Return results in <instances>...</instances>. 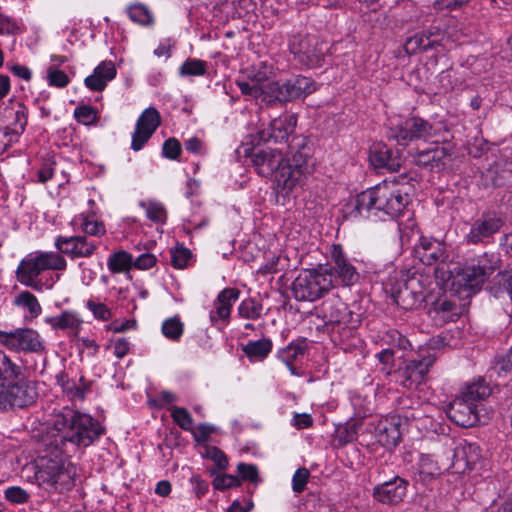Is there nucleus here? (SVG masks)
I'll return each instance as SVG.
<instances>
[{
  "mask_svg": "<svg viewBox=\"0 0 512 512\" xmlns=\"http://www.w3.org/2000/svg\"><path fill=\"white\" fill-rule=\"evenodd\" d=\"M182 152L181 144L176 138H168L162 145L163 157L170 160H178Z\"/></svg>",
  "mask_w": 512,
  "mask_h": 512,
  "instance_id": "obj_55",
  "label": "nucleus"
},
{
  "mask_svg": "<svg viewBox=\"0 0 512 512\" xmlns=\"http://www.w3.org/2000/svg\"><path fill=\"white\" fill-rule=\"evenodd\" d=\"M161 330L166 338L178 341L184 332V324L179 318L171 317L163 322Z\"/></svg>",
  "mask_w": 512,
  "mask_h": 512,
  "instance_id": "obj_43",
  "label": "nucleus"
},
{
  "mask_svg": "<svg viewBox=\"0 0 512 512\" xmlns=\"http://www.w3.org/2000/svg\"><path fill=\"white\" fill-rule=\"evenodd\" d=\"M297 123V118L294 115H285L273 119L269 126L259 131V139L263 142H274L275 144H282L283 141L287 145L291 143L289 138L294 131Z\"/></svg>",
  "mask_w": 512,
  "mask_h": 512,
  "instance_id": "obj_22",
  "label": "nucleus"
},
{
  "mask_svg": "<svg viewBox=\"0 0 512 512\" xmlns=\"http://www.w3.org/2000/svg\"><path fill=\"white\" fill-rule=\"evenodd\" d=\"M310 148L306 139L293 136L287 146L284 162L280 165L274 178L281 193L288 195L297 187H302L309 174L308 158Z\"/></svg>",
  "mask_w": 512,
  "mask_h": 512,
  "instance_id": "obj_3",
  "label": "nucleus"
},
{
  "mask_svg": "<svg viewBox=\"0 0 512 512\" xmlns=\"http://www.w3.org/2000/svg\"><path fill=\"white\" fill-rule=\"evenodd\" d=\"M310 473L306 468H299L295 471L292 477V489L296 493H301L304 491L306 484L308 482Z\"/></svg>",
  "mask_w": 512,
  "mask_h": 512,
  "instance_id": "obj_58",
  "label": "nucleus"
},
{
  "mask_svg": "<svg viewBox=\"0 0 512 512\" xmlns=\"http://www.w3.org/2000/svg\"><path fill=\"white\" fill-rule=\"evenodd\" d=\"M74 116L76 120L84 125H90L97 120V111L89 105H82L75 109Z\"/></svg>",
  "mask_w": 512,
  "mask_h": 512,
  "instance_id": "obj_54",
  "label": "nucleus"
},
{
  "mask_svg": "<svg viewBox=\"0 0 512 512\" xmlns=\"http://www.w3.org/2000/svg\"><path fill=\"white\" fill-rule=\"evenodd\" d=\"M409 282H405L402 287L393 290L392 297L394 302L404 309H411L417 303L419 295L412 291Z\"/></svg>",
  "mask_w": 512,
  "mask_h": 512,
  "instance_id": "obj_39",
  "label": "nucleus"
},
{
  "mask_svg": "<svg viewBox=\"0 0 512 512\" xmlns=\"http://www.w3.org/2000/svg\"><path fill=\"white\" fill-rule=\"evenodd\" d=\"M305 352L303 343L291 342L285 348L278 351V358L283 361L289 368L292 374H295V367L293 362Z\"/></svg>",
  "mask_w": 512,
  "mask_h": 512,
  "instance_id": "obj_40",
  "label": "nucleus"
},
{
  "mask_svg": "<svg viewBox=\"0 0 512 512\" xmlns=\"http://www.w3.org/2000/svg\"><path fill=\"white\" fill-rule=\"evenodd\" d=\"M53 431L56 432L52 433L53 443L55 449L59 451L60 445L65 442L87 447L103 434L104 429L90 415L65 409L57 415Z\"/></svg>",
  "mask_w": 512,
  "mask_h": 512,
  "instance_id": "obj_2",
  "label": "nucleus"
},
{
  "mask_svg": "<svg viewBox=\"0 0 512 512\" xmlns=\"http://www.w3.org/2000/svg\"><path fill=\"white\" fill-rule=\"evenodd\" d=\"M283 148L267 146L253 148L249 154L250 161L256 172L263 177L275 176L280 165L284 162Z\"/></svg>",
  "mask_w": 512,
  "mask_h": 512,
  "instance_id": "obj_16",
  "label": "nucleus"
},
{
  "mask_svg": "<svg viewBox=\"0 0 512 512\" xmlns=\"http://www.w3.org/2000/svg\"><path fill=\"white\" fill-rule=\"evenodd\" d=\"M45 322L54 330L78 331L83 321L76 312L64 311L60 315L46 318Z\"/></svg>",
  "mask_w": 512,
  "mask_h": 512,
  "instance_id": "obj_31",
  "label": "nucleus"
},
{
  "mask_svg": "<svg viewBox=\"0 0 512 512\" xmlns=\"http://www.w3.org/2000/svg\"><path fill=\"white\" fill-rule=\"evenodd\" d=\"M434 361L435 357L432 355L405 361L402 366L394 371L396 382L406 389H416L424 382Z\"/></svg>",
  "mask_w": 512,
  "mask_h": 512,
  "instance_id": "obj_15",
  "label": "nucleus"
},
{
  "mask_svg": "<svg viewBox=\"0 0 512 512\" xmlns=\"http://www.w3.org/2000/svg\"><path fill=\"white\" fill-rule=\"evenodd\" d=\"M37 396L35 384L21 377L0 389V411L28 407L36 401Z\"/></svg>",
  "mask_w": 512,
  "mask_h": 512,
  "instance_id": "obj_13",
  "label": "nucleus"
},
{
  "mask_svg": "<svg viewBox=\"0 0 512 512\" xmlns=\"http://www.w3.org/2000/svg\"><path fill=\"white\" fill-rule=\"evenodd\" d=\"M202 456L212 460L219 470H225L228 467L227 456L216 446L205 445Z\"/></svg>",
  "mask_w": 512,
  "mask_h": 512,
  "instance_id": "obj_50",
  "label": "nucleus"
},
{
  "mask_svg": "<svg viewBox=\"0 0 512 512\" xmlns=\"http://www.w3.org/2000/svg\"><path fill=\"white\" fill-rule=\"evenodd\" d=\"M409 482L395 476L389 481L378 484L373 488V497L379 503L396 506L404 501L408 492Z\"/></svg>",
  "mask_w": 512,
  "mask_h": 512,
  "instance_id": "obj_19",
  "label": "nucleus"
},
{
  "mask_svg": "<svg viewBox=\"0 0 512 512\" xmlns=\"http://www.w3.org/2000/svg\"><path fill=\"white\" fill-rule=\"evenodd\" d=\"M212 484L217 490H225L240 486V479L237 476L230 474H217L214 477Z\"/></svg>",
  "mask_w": 512,
  "mask_h": 512,
  "instance_id": "obj_56",
  "label": "nucleus"
},
{
  "mask_svg": "<svg viewBox=\"0 0 512 512\" xmlns=\"http://www.w3.org/2000/svg\"><path fill=\"white\" fill-rule=\"evenodd\" d=\"M214 431V426L206 423H201L197 425L195 431H193V438L197 443H204L209 439L210 435Z\"/></svg>",
  "mask_w": 512,
  "mask_h": 512,
  "instance_id": "obj_63",
  "label": "nucleus"
},
{
  "mask_svg": "<svg viewBox=\"0 0 512 512\" xmlns=\"http://www.w3.org/2000/svg\"><path fill=\"white\" fill-rule=\"evenodd\" d=\"M20 27L15 20L0 14V35H16Z\"/></svg>",
  "mask_w": 512,
  "mask_h": 512,
  "instance_id": "obj_61",
  "label": "nucleus"
},
{
  "mask_svg": "<svg viewBox=\"0 0 512 512\" xmlns=\"http://www.w3.org/2000/svg\"><path fill=\"white\" fill-rule=\"evenodd\" d=\"M492 368L499 376L512 371V346L506 353L495 357Z\"/></svg>",
  "mask_w": 512,
  "mask_h": 512,
  "instance_id": "obj_52",
  "label": "nucleus"
},
{
  "mask_svg": "<svg viewBox=\"0 0 512 512\" xmlns=\"http://www.w3.org/2000/svg\"><path fill=\"white\" fill-rule=\"evenodd\" d=\"M236 83L243 95L252 96L262 104L269 106L268 83L265 86H257L251 81H237Z\"/></svg>",
  "mask_w": 512,
  "mask_h": 512,
  "instance_id": "obj_38",
  "label": "nucleus"
},
{
  "mask_svg": "<svg viewBox=\"0 0 512 512\" xmlns=\"http://www.w3.org/2000/svg\"><path fill=\"white\" fill-rule=\"evenodd\" d=\"M500 264L501 260L498 254L485 252L459 268L454 276L453 284L464 287L469 293H475L499 269Z\"/></svg>",
  "mask_w": 512,
  "mask_h": 512,
  "instance_id": "obj_6",
  "label": "nucleus"
},
{
  "mask_svg": "<svg viewBox=\"0 0 512 512\" xmlns=\"http://www.w3.org/2000/svg\"><path fill=\"white\" fill-rule=\"evenodd\" d=\"M416 253L425 265L444 262L448 257L444 243L427 237L420 238L419 244L416 247Z\"/></svg>",
  "mask_w": 512,
  "mask_h": 512,
  "instance_id": "obj_25",
  "label": "nucleus"
},
{
  "mask_svg": "<svg viewBox=\"0 0 512 512\" xmlns=\"http://www.w3.org/2000/svg\"><path fill=\"white\" fill-rule=\"evenodd\" d=\"M316 89V82L312 78L303 75L293 76L283 82H268L269 106L283 105L287 102L305 98L315 92Z\"/></svg>",
  "mask_w": 512,
  "mask_h": 512,
  "instance_id": "obj_11",
  "label": "nucleus"
},
{
  "mask_svg": "<svg viewBox=\"0 0 512 512\" xmlns=\"http://www.w3.org/2000/svg\"><path fill=\"white\" fill-rule=\"evenodd\" d=\"M173 421L183 430L192 431L193 418L186 408L172 406L169 408Z\"/></svg>",
  "mask_w": 512,
  "mask_h": 512,
  "instance_id": "obj_46",
  "label": "nucleus"
},
{
  "mask_svg": "<svg viewBox=\"0 0 512 512\" xmlns=\"http://www.w3.org/2000/svg\"><path fill=\"white\" fill-rule=\"evenodd\" d=\"M15 304L27 308L34 317L38 316L42 310L35 295L29 291L21 292L15 298Z\"/></svg>",
  "mask_w": 512,
  "mask_h": 512,
  "instance_id": "obj_48",
  "label": "nucleus"
},
{
  "mask_svg": "<svg viewBox=\"0 0 512 512\" xmlns=\"http://www.w3.org/2000/svg\"><path fill=\"white\" fill-rule=\"evenodd\" d=\"M76 221L79 223L81 230L87 235L100 237L106 233L104 224L95 219H90L88 215L80 214Z\"/></svg>",
  "mask_w": 512,
  "mask_h": 512,
  "instance_id": "obj_42",
  "label": "nucleus"
},
{
  "mask_svg": "<svg viewBox=\"0 0 512 512\" xmlns=\"http://www.w3.org/2000/svg\"><path fill=\"white\" fill-rule=\"evenodd\" d=\"M55 247L71 259L89 258L97 250V243L89 241L86 236L66 237L60 235L55 239Z\"/></svg>",
  "mask_w": 512,
  "mask_h": 512,
  "instance_id": "obj_21",
  "label": "nucleus"
},
{
  "mask_svg": "<svg viewBox=\"0 0 512 512\" xmlns=\"http://www.w3.org/2000/svg\"><path fill=\"white\" fill-rule=\"evenodd\" d=\"M237 476L240 479V484L242 481H249L253 484H257L260 482L258 468L254 464H247L240 462L237 465Z\"/></svg>",
  "mask_w": 512,
  "mask_h": 512,
  "instance_id": "obj_51",
  "label": "nucleus"
},
{
  "mask_svg": "<svg viewBox=\"0 0 512 512\" xmlns=\"http://www.w3.org/2000/svg\"><path fill=\"white\" fill-rule=\"evenodd\" d=\"M289 48L295 59L308 68L318 67L324 60L323 45L314 36L293 35Z\"/></svg>",
  "mask_w": 512,
  "mask_h": 512,
  "instance_id": "obj_14",
  "label": "nucleus"
},
{
  "mask_svg": "<svg viewBox=\"0 0 512 512\" xmlns=\"http://www.w3.org/2000/svg\"><path fill=\"white\" fill-rule=\"evenodd\" d=\"M377 441L384 447L391 448L400 441L399 428L393 423H380L377 428Z\"/></svg>",
  "mask_w": 512,
  "mask_h": 512,
  "instance_id": "obj_34",
  "label": "nucleus"
},
{
  "mask_svg": "<svg viewBox=\"0 0 512 512\" xmlns=\"http://www.w3.org/2000/svg\"><path fill=\"white\" fill-rule=\"evenodd\" d=\"M491 390L483 380L467 385L448 406L447 415L456 425L469 428L486 424L488 417L481 415L479 403L490 396Z\"/></svg>",
  "mask_w": 512,
  "mask_h": 512,
  "instance_id": "obj_4",
  "label": "nucleus"
},
{
  "mask_svg": "<svg viewBox=\"0 0 512 512\" xmlns=\"http://www.w3.org/2000/svg\"><path fill=\"white\" fill-rule=\"evenodd\" d=\"M190 258V250L183 246L176 247L171 251V263L175 268H185Z\"/></svg>",
  "mask_w": 512,
  "mask_h": 512,
  "instance_id": "obj_57",
  "label": "nucleus"
},
{
  "mask_svg": "<svg viewBox=\"0 0 512 512\" xmlns=\"http://www.w3.org/2000/svg\"><path fill=\"white\" fill-rule=\"evenodd\" d=\"M240 296L237 288H225L217 296L213 303L214 308L210 311V320L216 324L219 320L227 322L230 318L233 303Z\"/></svg>",
  "mask_w": 512,
  "mask_h": 512,
  "instance_id": "obj_26",
  "label": "nucleus"
},
{
  "mask_svg": "<svg viewBox=\"0 0 512 512\" xmlns=\"http://www.w3.org/2000/svg\"><path fill=\"white\" fill-rule=\"evenodd\" d=\"M107 266L113 274L128 272L133 267V257L125 250L117 251L108 257Z\"/></svg>",
  "mask_w": 512,
  "mask_h": 512,
  "instance_id": "obj_35",
  "label": "nucleus"
},
{
  "mask_svg": "<svg viewBox=\"0 0 512 512\" xmlns=\"http://www.w3.org/2000/svg\"><path fill=\"white\" fill-rule=\"evenodd\" d=\"M409 202L407 193L403 194L394 183L384 181L366 191L359 193L351 203L353 217H369L383 212L391 217H397Z\"/></svg>",
  "mask_w": 512,
  "mask_h": 512,
  "instance_id": "obj_1",
  "label": "nucleus"
},
{
  "mask_svg": "<svg viewBox=\"0 0 512 512\" xmlns=\"http://www.w3.org/2000/svg\"><path fill=\"white\" fill-rule=\"evenodd\" d=\"M66 260L58 253L36 252L23 258L16 270L17 280L35 290H41V283L37 277L46 270H64Z\"/></svg>",
  "mask_w": 512,
  "mask_h": 512,
  "instance_id": "obj_7",
  "label": "nucleus"
},
{
  "mask_svg": "<svg viewBox=\"0 0 512 512\" xmlns=\"http://www.w3.org/2000/svg\"><path fill=\"white\" fill-rule=\"evenodd\" d=\"M129 19L141 26H152L154 24V15L151 10L143 3H132L126 8Z\"/></svg>",
  "mask_w": 512,
  "mask_h": 512,
  "instance_id": "obj_33",
  "label": "nucleus"
},
{
  "mask_svg": "<svg viewBox=\"0 0 512 512\" xmlns=\"http://www.w3.org/2000/svg\"><path fill=\"white\" fill-rule=\"evenodd\" d=\"M76 468L61 453L53 457H45L35 472L38 484L49 491L70 490L74 486Z\"/></svg>",
  "mask_w": 512,
  "mask_h": 512,
  "instance_id": "obj_5",
  "label": "nucleus"
},
{
  "mask_svg": "<svg viewBox=\"0 0 512 512\" xmlns=\"http://www.w3.org/2000/svg\"><path fill=\"white\" fill-rule=\"evenodd\" d=\"M324 268H331L335 276L334 285L337 281L344 286H350L359 279V274L350 260L344 254L340 245H333L331 251V262Z\"/></svg>",
  "mask_w": 512,
  "mask_h": 512,
  "instance_id": "obj_20",
  "label": "nucleus"
},
{
  "mask_svg": "<svg viewBox=\"0 0 512 512\" xmlns=\"http://www.w3.org/2000/svg\"><path fill=\"white\" fill-rule=\"evenodd\" d=\"M5 497L12 503L22 504L28 501L29 494L21 487L12 486L5 490Z\"/></svg>",
  "mask_w": 512,
  "mask_h": 512,
  "instance_id": "obj_59",
  "label": "nucleus"
},
{
  "mask_svg": "<svg viewBox=\"0 0 512 512\" xmlns=\"http://www.w3.org/2000/svg\"><path fill=\"white\" fill-rule=\"evenodd\" d=\"M207 71V62L200 59H187L179 68L182 76H202Z\"/></svg>",
  "mask_w": 512,
  "mask_h": 512,
  "instance_id": "obj_44",
  "label": "nucleus"
},
{
  "mask_svg": "<svg viewBox=\"0 0 512 512\" xmlns=\"http://www.w3.org/2000/svg\"><path fill=\"white\" fill-rule=\"evenodd\" d=\"M87 307L97 319L107 321L112 317L110 309L103 303H97L93 300H88Z\"/></svg>",
  "mask_w": 512,
  "mask_h": 512,
  "instance_id": "obj_60",
  "label": "nucleus"
},
{
  "mask_svg": "<svg viewBox=\"0 0 512 512\" xmlns=\"http://www.w3.org/2000/svg\"><path fill=\"white\" fill-rule=\"evenodd\" d=\"M439 45L438 39H430L426 32L415 34L408 38L404 44V49L409 55L428 51Z\"/></svg>",
  "mask_w": 512,
  "mask_h": 512,
  "instance_id": "obj_32",
  "label": "nucleus"
},
{
  "mask_svg": "<svg viewBox=\"0 0 512 512\" xmlns=\"http://www.w3.org/2000/svg\"><path fill=\"white\" fill-rule=\"evenodd\" d=\"M504 219L495 213H484L476 219L465 236L468 244L489 243L490 239L504 226Z\"/></svg>",
  "mask_w": 512,
  "mask_h": 512,
  "instance_id": "obj_17",
  "label": "nucleus"
},
{
  "mask_svg": "<svg viewBox=\"0 0 512 512\" xmlns=\"http://www.w3.org/2000/svg\"><path fill=\"white\" fill-rule=\"evenodd\" d=\"M440 474V468L429 456H421L418 469V480L423 484L431 482Z\"/></svg>",
  "mask_w": 512,
  "mask_h": 512,
  "instance_id": "obj_41",
  "label": "nucleus"
},
{
  "mask_svg": "<svg viewBox=\"0 0 512 512\" xmlns=\"http://www.w3.org/2000/svg\"><path fill=\"white\" fill-rule=\"evenodd\" d=\"M139 206L145 211L146 217L156 223L164 224L167 220V211L163 203L157 200H142Z\"/></svg>",
  "mask_w": 512,
  "mask_h": 512,
  "instance_id": "obj_36",
  "label": "nucleus"
},
{
  "mask_svg": "<svg viewBox=\"0 0 512 512\" xmlns=\"http://www.w3.org/2000/svg\"><path fill=\"white\" fill-rule=\"evenodd\" d=\"M320 317L327 329L333 334H339L340 338L351 337L359 324L354 313L338 297L329 298L322 303Z\"/></svg>",
  "mask_w": 512,
  "mask_h": 512,
  "instance_id": "obj_10",
  "label": "nucleus"
},
{
  "mask_svg": "<svg viewBox=\"0 0 512 512\" xmlns=\"http://www.w3.org/2000/svg\"><path fill=\"white\" fill-rule=\"evenodd\" d=\"M370 162L377 169L397 172L402 166L401 153L386 145H377L370 152Z\"/></svg>",
  "mask_w": 512,
  "mask_h": 512,
  "instance_id": "obj_24",
  "label": "nucleus"
},
{
  "mask_svg": "<svg viewBox=\"0 0 512 512\" xmlns=\"http://www.w3.org/2000/svg\"><path fill=\"white\" fill-rule=\"evenodd\" d=\"M428 315L436 326H443L446 323L457 321L461 315V308L451 300L439 299L431 305Z\"/></svg>",
  "mask_w": 512,
  "mask_h": 512,
  "instance_id": "obj_27",
  "label": "nucleus"
},
{
  "mask_svg": "<svg viewBox=\"0 0 512 512\" xmlns=\"http://www.w3.org/2000/svg\"><path fill=\"white\" fill-rule=\"evenodd\" d=\"M498 287L494 290V296L501 298L506 294L512 302V268L499 273Z\"/></svg>",
  "mask_w": 512,
  "mask_h": 512,
  "instance_id": "obj_47",
  "label": "nucleus"
},
{
  "mask_svg": "<svg viewBox=\"0 0 512 512\" xmlns=\"http://www.w3.org/2000/svg\"><path fill=\"white\" fill-rule=\"evenodd\" d=\"M47 81L50 86L64 88L69 84V77L64 71L50 66L47 69Z\"/></svg>",
  "mask_w": 512,
  "mask_h": 512,
  "instance_id": "obj_53",
  "label": "nucleus"
},
{
  "mask_svg": "<svg viewBox=\"0 0 512 512\" xmlns=\"http://www.w3.org/2000/svg\"><path fill=\"white\" fill-rule=\"evenodd\" d=\"M361 426V421L351 420L344 426L339 427L335 433V441L337 442V445L342 447L356 440Z\"/></svg>",
  "mask_w": 512,
  "mask_h": 512,
  "instance_id": "obj_37",
  "label": "nucleus"
},
{
  "mask_svg": "<svg viewBox=\"0 0 512 512\" xmlns=\"http://www.w3.org/2000/svg\"><path fill=\"white\" fill-rule=\"evenodd\" d=\"M450 157V149L439 143H434L428 149L417 151L414 154V161L418 166L440 170L445 166L446 159Z\"/></svg>",
  "mask_w": 512,
  "mask_h": 512,
  "instance_id": "obj_23",
  "label": "nucleus"
},
{
  "mask_svg": "<svg viewBox=\"0 0 512 512\" xmlns=\"http://www.w3.org/2000/svg\"><path fill=\"white\" fill-rule=\"evenodd\" d=\"M262 305L252 298L245 299L238 307V314L244 319H258L261 317Z\"/></svg>",
  "mask_w": 512,
  "mask_h": 512,
  "instance_id": "obj_45",
  "label": "nucleus"
},
{
  "mask_svg": "<svg viewBox=\"0 0 512 512\" xmlns=\"http://www.w3.org/2000/svg\"><path fill=\"white\" fill-rule=\"evenodd\" d=\"M116 76V67L112 61H102L93 71V74L85 78L84 83L92 91H103L107 83Z\"/></svg>",
  "mask_w": 512,
  "mask_h": 512,
  "instance_id": "obj_28",
  "label": "nucleus"
},
{
  "mask_svg": "<svg viewBox=\"0 0 512 512\" xmlns=\"http://www.w3.org/2000/svg\"><path fill=\"white\" fill-rule=\"evenodd\" d=\"M273 343L269 338H262L256 341H248L242 347V351L250 362L263 361L272 351Z\"/></svg>",
  "mask_w": 512,
  "mask_h": 512,
  "instance_id": "obj_30",
  "label": "nucleus"
},
{
  "mask_svg": "<svg viewBox=\"0 0 512 512\" xmlns=\"http://www.w3.org/2000/svg\"><path fill=\"white\" fill-rule=\"evenodd\" d=\"M55 162L51 159H47L43 162L41 168L38 171V179L41 183H46L52 179L54 174Z\"/></svg>",
  "mask_w": 512,
  "mask_h": 512,
  "instance_id": "obj_64",
  "label": "nucleus"
},
{
  "mask_svg": "<svg viewBox=\"0 0 512 512\" xmlns=\"http://www.w3.org/2000/svg\"><path fill=\"white\" fill-rule=\"evenodd\" d=\"M161 124V116L154 107L146 108L136 121L135 130L132 134L131 148L139 151L151 138Z\"/></svg>",
  "mask_w": 512,
  "mask_h": 512,
  "instance_id": "obj_18",
  "label": "nucleus"
},
{
  "mask_svg": "<svg viewBox=\"0 0 512 512\" xmlns=\"http://www.w3.org/2000/svg\"><path fill=\"white\" fill-rule=\"evenodd\" d=\"M335 276L331 268L305 270L293 281L291 291L297 301H316L334 287Z\"/></svg>",
  "mask_w": 512,
  "mask_h": 512,
  "instance_id": "obj_8",
  "label": "nucleus"
},
{
  "mask_svg": "<svg viewBox=\"0 0 512 512\" xmlns=\"http://www.w3.org/2000/svg\"><path fill=\"white\" fill-rule=\"evenodd\" d=\"M470 0H435L433 5L437 10H460L463 7L467 6Z\"/></svg>",
  "mask_w": 512,
  "mask_h": 512,
  "instance_id": "obj_62",
  "label": "nucleus"
},
{
  "mask_svg": "<svg viewBox=\"0 0 512 512\" xmlns=\"http://www.w3.org/2000/svg\"><path fill=\"white\" fill-rule=\"evenodd\" d=\"M0 344L10 351L41 354L46 346L40 334L31 328L0 330Z\"/></svg>",
  "mask_w": 512,
  "mask_h": 512,
  "instance_id": "obj_12",
  "label": "nucleus"
},
{
  "mask_svg": "<svg viewBox=\"0 0 512 512\" xmlns=\"http://www.w3.org/2000/svg\"><path fill=\"white\" fill-rule=\"evenodd\" d=\"M435 134L434 125L416 115L409 116L398 123L390 122L386 129V137L401 146H408L416 141L427 142Z\"/></svg>",
  "mask_w": 512,
  "mask_h": 512,
  "instance_id": "obj_9",
  "label": "nucleus"
},
{
  "mask_svg": "<svg viewBox=\"0 0 512 512\" xmlns=\"http://www.w3.org/2000/svg\"><path fill=\"white\" fill-rule=\"evenodd\" d=\"M56 382L72 397L79 399L84 398V390L77 387V385L69 379L68 375L64 371H61L56 375Z\"/></svg>",
  "mask_w": 512,
  "mask_h": 512,
  "instance_id": "obj_49",
  "label": "nucleus"
},
{
  "mask_svg": "<svg viewBox=\"0 0 512 512\" xmlns=\"http://www.w3.org/2000/svg\"><path fill=\"white\" fill-rule=\"evenodd\" d=\"M23 376L22 366L0 350V389Z\"/></svg>",
  "mask_w": 512,
  "mask_h": 512,
  "instance_id": "obj_29",
  "label": "nucleus"
}]
</instances>
